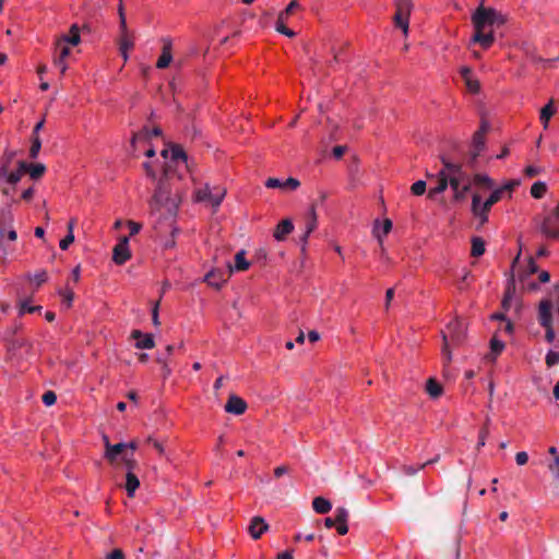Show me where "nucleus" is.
<instances>
[{"label": "nucleus", "mask_w": 559, "mask_h": 559, "mask_svg": "<svg viewBox=\"0 0 559 559\" xmlns=\"http://www.w3.org/2000/svg\"><path fill=\"white\" fill-rule=\"evenodd\" d=\"M487 435H488L487 429H481L479 431L478 443H477L478 448H481L486 444Z\"/></svg>", "instance_id": "obj_63"}, {"label": "nucleus", "mask_w": 559, "mask_h": 559, "mask_svg": "<svg viewBox=\"0 0 559 559\" xmlns=\"http://www.w3.org/2000/svg\"><path fill=\"white\" fill-rule=\"evenodd\" d=\"M70 52H71V50L67 44L62 43L61 40H58L56 43V48H55L56 57L61 58V59H67L68 56L70 55Z\"/></svg>", "instance_id": "obj_36"}, {"label": "nucleus", "mask_w": 559, "mask_h": 559, "mask_svg": "<svg viewBox=\"0 0 559 559\" xmlns=\"http://www.w3.org/2000/svg\"><path fill=\"white\" fill-rule=\"evenodd\" d=\"M121 461L123 462L126 468H127V472H133L134 468L136 467V461L133 456L132 453H126L122 457H121Z\"/></svg>", "instance_id": "obj_44"}, {"label": "nucleus", "mask_w": 559, "mask_h": 559, "mask_svg": "<svg viewBox=\"0 0 559 559\" xmlns=\"http://www.w3.org/2000/svg\"><path fill=\"white\" fill-rule=\"evenodd\" d=\"M491 204H487V201L481 204V224H485L488 221V212L491 209Z\"/></svg>", "instance_id": "obj_55"}, {"label": "nucleus", "mask_w": 559, "mask_h": 559, "mask_svg": "<svg viewBox=\"0 0 559 559\" xmlns=\"http://www.w3.org/2000/svg\"><path fill=\"white\" fill-rule=\"evenodd\" d=\"M299 8L298 0H293L282 12H280L278 17L280 20H287L289 14H292L293 11Z\"/></svg>", "instance_id": "obj_45"}, {"label": "nucleus", "mask_w": 559, "mask_h": 559, "mask_svg": "<svg viewBox=\"0 0 559 559\" xmlns=\"http://www.w3.org/2000/svg\"><path fill=\"white\" fill-rule=\"evenodd\" d=\"M31 147H29V157L32 159H36L39 155L40 148H41V140L39 136L36 135L35 139L31 138Z\"/></svg>", "instance_id": "obj_39"}, {"label": "nucleus", "mask_w": 559, "mask_h": 559, "mask_svg": "<svg viewBox=\"0 0 559 559\" xmlns=\"http://www.w3.org/2000/svg\"><path fill=\"white\" fill-rule=\"evenodd\" d=\"M107 559H124V554L121 549H114L106 556Z\"/></svg>", "instance_id": "obj_61"}, {"label": "nucleus", "mask_w": 559, "mask_h": 559, "mask_svg": "<svg viewBox=\"0 0 559 559\" xmlns=\"http://www.w3.org/2000/svg\"><path fill=\"white\" fill-rule=\"evenodd\" d=\"M506 347V344L503 341H500L498 340L496 336H493L491 340H490V350H491V354L493 355V357L496 358L499 354L502 353V350L504 349Z\"/></svg>", "instance_id": "obj_38"}, {"label": "nucleus", "mask_w": 559, "mask_h": 559, "mask_svg": "<svg viewBox=\"0 0 559 559\" xmlns=\"http://www.w3.org/2000/svg\"><path fill=\"white\" fill-rule=\"evenodd\" d=\"M131 258L129 248V238L123 236L118 243L114 247L112 260L116 264L122 265Z\"/></svg>", "instance_id": "obj_8"}, {"label": "nucleus", "mask_w": 559, "mask_h": 559, "mask_svg": "<svg viewBox=\"0 0 559 559\" xmlns=\"http://www.w3.org/2000/svg\"><path fill=\"white\" fill-rule=\"evenodd\" d=\"M514 186H515V182L508 181L503 186H501L500 188L495 189L490 193L488 199L486 200L487 204H491V205L496 204L498 201H500L502 199V195H503L504 192L511 193V191L513 190Z\"/></svg>", "instance_id": "obj_19"}, {"label": "nucleus", "mask_w": 559, "mask_h": 559, "mask_svg": "<svg viewBox=\"0 0 559 559\" xmlns=\"http://www.w3.org/2000/svg\"><path fill=\"white\" fill-rule=\"evenodd\" d=\"M411 191L414 195H421L426 191V182L424 180H417L411 187Z\"/></svg>", "instance_id": "obj_47"}, {"label": "nucleus", "mask_w": 559, "mask_h": 559, "mask_svg": "<svg viewBox=\"0 0 559 559\" xmlns=\"http://www.w3.org/2000/svg\"><path fill=\"white\" fill-rule=\"evenodd\" d=\"M545 330H546V333H545V338L548 343H552L555 341V337H556V334H555V331H554V328H552V324L551 325H548V326H544Z\"/></svg>", "instance_id": "obj_59"}, {"label": "nucleus", "mask_w": 559, "mask_h": 559, "mask_svg": "<svg viewBox=\"0 0 559 559\" xmlns=\"http://www.w3.org/2000/svg\"><path fill=\"white\" fill-rule=\"evenodd\" d=\"M485 252V241L480 237L472 238L471 254L475 258L483 255Z\"/></svg>", "instance_id": "obj_31"}, {"label": "nucleus", "mask_w": 559, "mask_h": 559, "mask_svg": "<svg viewBox=\"0 0 559 559\" xmlns=\"http://www.w3.org/2000/svg\"><path fill=\"white\" fill-rule=\"evenodd\" d=\"M481 198L479 194L474 193L472 197V213L475 217H478L481 222Z\"/></svg>", "instance_id": "obj_35"}, {"label": "nucleus", "mask_w": 559, "mask_h": 559, "mask_svg": "<svg viewBox=\"0 0 559 559\" xmlns=\"http://www.w3.org/2000/svg\"><path fill=\"white\" fill-rule=\"evenodd\" d=\"M312 508L319 514H326L331 511L332 503L323 497H316L312 501Z\"/></svg>", "instance_id": "obj_24"}, {"label": "nucleus", "mask_w": 559, "mask_h": 559, "mask_svg": "<svg viewBox=\"0 0 559 559\" xmlns=\"http://www.w3.org/2000/svg\"><path fill=\"white\" fill-rule=\"evenodd\" d=\"M473 180L476 185L485 186L488 189L493 186L492 179L486 174H476Z\"/></svg>", "instance_id": "obj_42"}, {"label": "nucleus", "mask_w": 559, "mask_h": 559, "mask_svg": "<svg viewBox=\"0 0 559 559\" xmlns=\"http://www.w3.org/2000/svg\"><path fill=\"white\" fill-rule=\"evenodd\" d=\"M426 391L432 399H437L442 394L443 389L437 380L429 379L426 383Z\"/></svg>", "instance_id": "obj_29"}, {"label": "nucleus", "mask_w": 559, "mask_h": 559, "mask_svg": "<svg viewBox=\"0 0 559 559\" xmlns=\"http://www.w3.org/2000/svg\"><path fill=\"white\" fill-rule=\"evenodd\" d=\"M549 469L556 479H559V456H556L552 464L549 465Z\"/></svg>", "instance_id": "obj_56"}, {"label": "nucleus", "mask_w": 559, "mask_h": 559, "mask_svg": "<svg viewBox=\"0 0 559 559\" xmlns=\"http://www.w3.org/2000/svg\"><path fill=\"white\" fill-rule=\"evenodd\" d=\"M128 227L130 229V235L133 236V235H136L141 230L142 225L134 221H128Z\"/></svg>", "instance_id": "obj_58"}, {"label": "nucleus", "mask_w": 559, "mask_h": 559, "mask_svg": "<svg viewBox=\"0 0 559 559\" xmlns=\"http://www.w3.org/2000/svg\"><path fill=\"white\" fill-rule=\"evenodd\" d=\"M139 487H140L139 477L134 474V472H127L124 488L127 490L128 497H130V498L134 497V493Z\"/></svg>", "instance_id": "obj_21"}, {"label": "nucleus", "mask_w": 559, "mask_h": 559, "mask_svg": "<svg viewBox=\"0 0 559 559\" xmlns=\"http://www.w3.org/2000/svg\"><path fill=\"white\" fill-rule=\"evenodd\" d=\"M23 174V169L19 165L15 170L10 173L8 171V163L0 167V180H3L12 186L16 185L21 180Z\"/></svg>", "instance_id": "obj_13"}, {"label": "nucleus", "mask_w": 559, "mask_h": 559, "mask_svg": "<svg viewBox=\"0 0 559 559\" xmlns=\"http://www.w3.org/2000/svg\"><path fill=\"white\" fill-rule=\"evenodd\" d=\"M486 131H487V127L485 123H483L480 130L475 132V134L473 136V151H472L473 159H476L477 156L480 154V152L485 147V132Z\"/></svg>", "instance_id": "obj_17"}, {"label": "nucleus", "mask_w": 559, "mask_h": 559, "mask_svg": "<svg viewBox=\"0 0 559 559\" xmlns=\"http://www.w3.org/2000/svg\"><path fill=\"white\" fill-rule=\"evenodd\" d=\"M148 140V131L139 132L135 133L131 139V146L133 147V151H138V144L140 143H146Z\"/></svg>", "instance_id": "obj_40"}, {"label": "nucleus", "mask_w": 559, "mask_h": 559, "mask_svg": "<svg viewBox=\"0 0 559 559\" xmlns=\"http://www.w3.org/2000/svg\"><path fill=\"white\" fill-rule=\"evenodd\" d=\"M157 361L162 365L163 377L168 378L171 374V369L167 362V358L159 355L157 356Z\"/></svg>", "instance_id": "obj_49"}, {"label": "nucleus", "mask_w": 559, "mask_h": 559, "mask_svg": "<svg viewBox=\"0 0 559 559\" xmlns=\"http://www.w3.org/2000/svg\"><path fill=\"white\" fill-rule=\"evenodd\" d=\"M538 229L546 239L559 241V214L552 211L545 214L538 223Z\"/></svg>", "instance_id": "obj_5"}, {"label": "nucleus", "mask_w": 559, "mask_h": 559, "mask_svg": "<svg viewBox=\"0 0 559 559\" xmlns=\"http://www.w3.org/2000/svg\"><path fill=\"white\" fill-rule=\"evenodd\" d=\"M442 357H443L444 365H449L452 360V355L449 349V343H448L447 335H443Z\"/></svg>", "instance_id": "obj_48"}, {"label": "nucleus", "mask_w": 559, "mask_h": 559, "mask_svg": "<svg viewBox=\"0 0 559 559\" xmlns=\"http://www.w3.org/2000/svg\"><path fill=\"white\" fill-rule=\"evenodd\" d=\"M528 461V455L525 451L518 452L515 455V462L518 465H525Z\"/></svg>", "instance_id": "obj_57"}, {"label": "nucleus", "mask_w": 559, "mask_h": 559, "mask_svg": "<svg viewBox=\"0 0 559 559\" xmlns=\"http://www.w3.org/2000/svg\"><path fill=\"white\" fill-rule=\"evenodd\" d=\"M19 166L23 169V173H27L34 180L39 179L46 171V166L41 163L32 164L24 160L19 162Z\"/></svg>", "instance_id": "obj_14"}, {"label": "nucleus", "mask_w": 559, "mask_h": 559, "mask_svg": "<svg viewBox=\"0 0 559 559\" xmlns=\"http://www.w3.org/2000/svg\"><path fill=\"white\" fill-rule=\"evenodd\" d=\"M287 20H280V17H277L276 22H275V29L287 36V37H294L296 35V33L294 31H292L290 28L286 27L285 26V22Z\"/></svg>", "instance_id": "obj_41"}, {"label": "nucleus", "mask_w": 559, "mask_h": 559, "mask_svg": "<svg viewBox=\"0 0 559 559\" xmlns=\"http://www.w3.org/2000/svg\"><path fill=\"white\" fill-rule=\"evenodd\" d=\"M17 234L11 226L0 227V240L3 241L5 238L10 241L16 240Z\"/></svg>", "instance_id": "obj_37"}, {"label": "nucleus", "mask_w": 559, "mask_h": 559, "mask_svg": "<svg viewBox=\"0 0 559 559\" xmlns=\"http://www.w3.org/2000/svg\"><path fill=\"white\" fill-rule=\"evenodd\" d=\"M44 124H45V119H40L34 127L33 129V132H32V138L35 139L36 135L39 136V132L40 130L44 128Z\"/></svg>", "instance_id": "obj_62"}, {"label": "nucleus", "mask_w": 559, "mask_h": 559, "mask_svg": "<svg viewBox=\"0 0 559 559\" xmlns=\"http://www.w3.org/2000/svg\"><path fill=\"white\" fill-rule=\"evenodd\" d=\"M547 191V186L543 181H536L531 187V194L535 199H542Z\"/></svg>", "instance_id": "obj_34"}, {"label": "nucleus", "mask_w": 559, "mask_h": 559, "mask_svg": "<svg viewBox=\"0 0 559 559\" xmlns=\"http://www.w3.org/2000/svg\"><path fill=\"white\" fill-rule=\"evenodd\" d=\"M225 412L234 415H242L247 409V403L237 395H230L224 406Z\"/></svg>", "instance_id": "obj_12"}, {"label": "nucleus", "mask_w": 559, "mask_h": 559, "mask_svg": "<svg viewBox=\"0 0 559 559\" xmlns=\"http://www.w3.org/2000/svg\"><path fill=\"white\" fill-rule=\"evenodd\" d=\"M471 20L474 27V35L471 41L479 44L485 50L489 49L495 43V34L489 28L501 26L507 22L503 14L495 8L485 7L484 3H480L473 12Z\"/></svg>", "instance_id": "obj_2"}, {"label": "nucleus", "mask_w": 559, "mask_h": 559, "mask_svg": "<svg viewBox=\"0 0 559 559\" xmlns=\"http://www.w3.org/2000/svg\"><path fill=\"white\" fill-rule=\"evenodd\" d=\"M59 40H61L62 43H64L67 45L68 44L72 45V46L79 45L81 41L79 26L76 24L71 25L69 34L63 35Z\"/></svg>", "instance_id": "obj_22"}, {"label": "nucleus", "mask_w": 559, "mask_h": 559, "mask_svg": "<svg viewBox=\"0 0 559 559\" xmlns=\"http://www.w3.org/2000/svg\"><path fill=\"white\" fill-rule=\"evenodd\" d=\"M205 281L206 283L210 285V286H214V287H221L222 283H223V280L221 278H216V275L213 271L209 272L206 275H205Z\"/></svg>", "instance_id": "obj_50"}, {"label": "nucleus", "mask_w": 559, "mask_h": 559, "mask_svg": "<svg viewBox=\"0 0 559 559\" xmlns=\"http://www.w3.org/2000/svg\"><path fill=\"white\" fill-rule=\"evenodd\" d=\"M538 321L542 326L552 324L551 302L547 299L542 300L538 308Z\"/></svg>", "instance_id": "obj_15"}, {"label": "nucleus", "mask_w": 559, "mask_h": 559, "mask_svg": "<svg viewBox=\"0 0 559 559\" xmlns=\"http://www.w3.org/2000/svg\"><path fill=\"white\" fill-rule=\"evenodd\" d=\"M226 195V189L221 186L211 187L205 183L193 192L194 202L207 203L216 211Z\"/></svg>", "instance_id": "obj_4"}, {"label": "nucleus", "mask_w": 559, "mask_h": 559, "mask_svg": "<svg viewBox=\"0 0 559 559\" xmlns=\"http://www.w3.org/2000/svg\"><path fill=\"white\" fill-rule=\"evenodd\" d=\"M39 306H31L27 300H24L20 305L19 314L23 316L25 313H33L37 310H40Z\"/></svg>", "instance_id": "obj_46"}, {"label": "nucleus", "mask_w": 559, "mask_h": 559, "mask_svg": "<svg viewBox=\"0 0 559 559\" xmlns=\"http://www.w3.org/2000/svg\"><path fill=\"white\" fill-rule=\"evenodd\" d=\"M443 167L436 175L437 185L429 190V197L443 193L447 188L453 191L454 199L457 201L464 200L471 190V178L467 173L462 168L461 164L452 163L445 157H441Z\"/></svg>", "instance_id": "obj_1"}, {"label": "nucleus", "mask_w": 559, "mask_h": 559, "mask_svg": "<svg viewBox=\"0 0 559 559\" xmlns=\"http://www.w3.org/2000/svg\"><path fill=\"white\" fill-rule=\"evenodd\" d=\"M472 283V274L467 270H462V274L457 280L456 286L460 290H466Z\"/></svg>", "instance_id": "obj_33"}, {"label": "nucleus", "mask_w": 559, "mask_h": 559, "mask_svg": "<svg viewBox=\"0 0 559 559\" xmlns=\"http://www.w3.org/2000/svg\"><path fill=\"white\" fill-rule=\"evenodd\" d=\"M150 207L153 215H158L159 221H169L173 238L179 234V228L174 225L179 202L176 198L170 195L166 180H158L154 194L150 201Z\"/></svg>", "instance_id": "obj_3"}, {"label": "nucleus", "mask_w": 559, "mask_h": 559, "mask_svg": "<svg viewBox=\"0 0 559 559\" xmlns=\"http://www.w3.org/2000/svg\"><path fill=\"white\" fill-rule=\"evenodd\" d=\"M131 338L135 341L134 346L139 349H152L155 346L154 337L151 333L133 330L131 332Z\"/></svg>", "instance_id": "obj_10"}, {"label": "nucleus", "mask_w": 559, "mask_h": 559, "mask_svg": "<svg viewBox=\"0 0 559 559\" xmlns=\"http://www.w3.org/2000/svg\"><path fill=\"white\" fill-rule=\"evenodd\" d=\"M173 60V55H171V43L170 41H166L163 46V49H162V53L156 62V68L157 69H165L169 66V63L171 62Z\"/></svg>", "instance_id": "obj_20"}, {"label": "nucleus", "mask_w": 559, "mask_h": 559, "mask_svg": "<svg viewBox=\"0 0 559 559\" xmlns=\"http://www.w3.org/2000/svg\"><path fill=\"white\" fill-rule=\"evenodd\" d=\"M513 298V290L511 288H508L506 292H504V295H503V298H502V301H501V306L504 310H508L509 307H510V302Z\"/></svg>", "instance_id": "obj_52"}, {"label": "nucleus", "mask_w": 559, "mask_h": 559, "mask_svg": "<svg viewBox=\"0 0 559 559\" xmlns=\"http://www.w3.org/2000/svg\"><path fill=\"white\" fill-rule=\"evenodd\" d=\"M545 362L548 368H551L559 364V353L552 349H549L545 357Z\"/></svg>", "instance_id": "obj_43"}, {"label": "nucleus", "mask_w": 559, "mask_h": 559, "mask_svg": "<svg viewBox=\"0 0 559 559\" xmlns=\"http://www.w3.org/2000/svg\"><path fill=\"white\" fill-rule=\"evenodd\" d=\"M348 511L344 507L335 509L333 516L325 518L324 525L328 528H335L340 535H346L348 533Z\"/></svg>", "instance_id": "obj_7"}, {"label": "nucleus", "mask_w": 559, "mask_h": 559, "mask_svg": "<svg viewBox=\"0 0 559 559\" xmlns=\"http://www.w3.org/2000/svg\"><path fill=\"white\" fill-rule=\"evenodd\" d=\"M34 188L33 187H29L27 189H25L23 192H22V195L21 198L24 200V201H31L33 195H34Z\"/></svg>", "instance_id": "obj_64"}, {"label": "nucleus", "mask_w": 559, "mask_h": 559, "mask_svg": "<svg viewBox=\"0 0 559 559\" xmlns=\"http://www.w3.org/2000/svg\"><path fill=\"white\" fill-rule=\"evenodd\" d=\"M245 254H246V252L243 250H240L239 252L236 253L235 265L231 269L233 271L240 272V271L248 270L250 263L246 260Z\"/></svg>", "instance_id": "obj_30"}, {"label": "nucleus", "mask_w": 559, "mask_h": 559, "mask_svg": "<svg viewBox=\"0 0 559 559\" xmlns=\"http://www.w3.org/2000/svg\"><path fill=\"white\" fill-rule=\"evenodd\" d=\"M524 173L527 177L532 178L540 173V168L530 165L524 169Z\"/></svg>", "instance_id": "obj_60"}, {"label": "nucleus", "mask_w": 559, "mask_h": 559, "mask_svg": "<svg viewBox=\"0 0 559 559\" xmlns=\"http://www.w3.org/2000/svg\"><path fill=\"white\" fill-rule=\"evenodd\" d=\"M554 114H555V107H554L552 100H550L548 104H546L542 108L540 115H539V120L543 123L544 129L548 128L549 120L554 116Z\"/></svg>", "instance_id": "obj_25"}, {"label": "nucleus", "mask_w": 559, "mask_h": 559, "mask_svg": "<svg viewBox=\"0 0 559 559\" xmlns=\"http://www.w3.org/2000/svg\"><path fill=\"white\" fill-rule=\"evenodd\" d=\"M43 403L46 405V406H51L56 403L57 401V395L55 394V392L52 391H47L44 393L43 395Z\"/></svg>", "instance_id": "obj_51"}, {"label": "nucleus", "mask_w": 559, "mask_h": 559, "mask_svg": "<svg viewBox=\"0 0 559 559\" xmlns=\"http://www.w3.org/2000/svg\"><path fill=\"white\" fill-rule=\"evenodd\" d=\"M13 223V213L11 203H8L0 211V227L11 226Z\"/></svg>", "instance_id": "obj_28"}, {"label": "nucleus", "mask_w": 559, "mask_h": 559, "mask_svg": "<svg viewBox=\"0 0 559 559\" xmlns=\"http://www.w3.org/2000/svg\"><path fill=\"white\" fill-rule=\"evenodd\" d=\"M465 84H466V87L467 90L471 92V93H478L479 92V88H480V84L477 80L475 79H468L465 81Z\"/></svg>", "instance_id": "obj_53"}, {"label": "nucleus", "mask_w": 559, "mask_h": 559, "mask_svg": "<svg viewBox=\"0 0 559 559\" xmlns=\"http://www.w3.org/2000/svg\"><path fill=\"white\" fill-rule=\"evenodd\" d=\"M58 294L62 298V304L66 308H71L74 299L73 288L67 284L63 288L58 290Z\"/></svg>", "instance_id": "obj_27"}, {"label": "nucleus", "mask_w": 559, "mask_h": 559, "mask_svg": "<svg viewBox=\"0 0 559 559\" xmlns=\"http://www.w3.org/2000/svg\"><path fill=\"white\" fill-rule=\"evenodd\" d=\"M294 230V224L292 222V219L289 218H285L283 221H281L275 230H274V234H273V237L277 240V241H282L286 238L287 235H289L292 231Z\"/></svg>", "instance_id": "obj_18"}, {"label": "nucleus", "mask_w": 559, "mask_h": 559, "mask_svg": "<svg viewBox=\"0 0 559 559\" xmlns=\"http://www.w3.org/2000/svg\"><path fill=\"white\" fill-rule=\"evenodd\" d=\"M170 158L174 162L182 160L186 165L188 162V156L180 145H173L170 147Z\"/></svg>", "instance_id": "obj_32"}, {"label": "nucleus", "mask_w": 559, "mask_h": 559, "mask_svg": "<svg viewBox=\"0 0 559 559\" xmlns=\"http://www.w3.org/2000/svg\"><path fill=\"white\" fill-rule=\"evenodd\" d=\"M53 66L60 71L61 74H63L68 69L66 59H61L56 56L53 58Z\"/></svg>", "instance_id": "obj_54"}, {"label": "nucleus", "mask_w": 559, "mask_h": 559, "mask_svg": "<svg viewBox=\"0 0 559 559\" xmlns=\"http://www.w3.org/2000/svg\"><path fill=\"white\" fill-rule=\"evenodd\" d=\"M104 443H105V457L110 462L114 463L115 461L120 459L128 453L126 450L124 442H119L116 444H110L109 439L107 436H104Z\"/></svg>", "instance_id": "obj_9"}, {"label": "nucleus", "mask_w": 559, "mask_h": 559, "mask_svg": "<svg viewBox=\"0 0 559 559\" xmlns=\"http://www.w3.org/2000/svg\"><path fill=\"white\" fill-rule=\"evenodd\" d=\"M300 186L299 180L296 178L289 177L285 180H281L278 178H269L265 181V187L270 189H285V190H296Z\"/></svg>", "instance_id": "obj_11"}, {"label": "nucleus", "mask_w": 559, "mask_h": 559, "mask_svg": "<svg viewBox=\"0 0 559 559\" xmlns=\"http://www.w3.org/2000/svg\"><path fill=\"white\" fill-rule=\"evenodd\" d=\"M317 228V216L314 210L311 211V217L308 219L305 226V231L300 238L302 242V250H305V247L308 242V238L310 234Z\"/></svg>", "instance_id": "obj_23"}, {"label": "nucleus", "mask_w": 559, "mask_h": 559, "mask_svg": "<svg viewBox=\"0 0 559 559\" xmlns=\"http://www.w3.org/2000/svg\"><path fill=\"white\" fill-rule=\"evenodd\" d=\"M395 26L401 28L405 35L408 33L409 16L413 10V2L411 0H395Z\"/></svg>", "instance_id": "obj_6"}, {"label": "nucleus", "mask_w": 559, "mask_h": 559, "mask_svg": "<svg viewBox=\"0 0 559 559\" xmlns=\"http://www.w3.org/2000/svg\"><path fill=\"white\" fill-rule=\"evenodd\" d=\"M74 226H75V219L71 218L68 224V235L64 238H62L59 242V247L61 250H67L70 247V245L74 241V235H73Z\"/></svg>", "instance_id": "obj_26"}, {"label": "nucleus", "mask_w": 559, "mask_h": 559, "mask_svg": "<svg viewBox=\"0 0 559 559\" xmlns=\"http://www.w3.org/2000/svg\"><path fill=\"white\" fill-rule=\"evenodd\" d=\"M267 528L269 525L266 524L263 518L254 516L250 522L248 532L253 539H258L264 532L267 531Z\"/></svg>", "instance_id": "obj_16"}]
</instances>
